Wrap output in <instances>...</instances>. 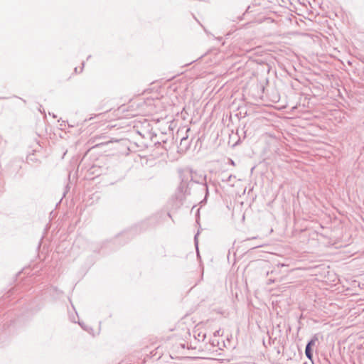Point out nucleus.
I'll return each mask as SVG.
<instances>
[{"label": "nucleus", "mask_w": 364, "mask_h": 364, "mask_svg": "<svg viewBox=\"0 0 364 364\" xmlns=\"http://www.w3.org/2000/svg\"><path fill=\"white\" fill-rule=\"evenodd\" d=\"M190 131V128L187 129L186 131V136H183L181 139L180 144L178 146V151L180 153L186 152L190 147L191 140L188 139V136L187 133Z\"/></svg>", "instance_id": "obj_1"}, {"label": "nucleus", "mask_w": 364, "mask_h": 364, "mask_svg": "<svg viewBox=\"0 0 364 364\" xmlns=\"http://www.w3.org/2000/svg\"><path fill=\"white\" fill-rule=\"evenodd\" d=\"M318 341V337L316 335H314L313 338L308 342V343L306 346L305 348V354L306 356L311 360L313 357L311 346H314L316 344V342Z\"/></svg>", "instance_id": "obj_2"}, {"label": "nucleus", "mask_w": 364, "mask_h": 364, "mask_svg": "<svg viewBox=\"0 0 364 364\" xmlns=\"http://www.w3.org/2000/svg\"><path fill=\"white\" fill-rule=\"evenodd\" d=\"M205 337V333L201 332L198 333L197 336H195V338L198 339L199 341H203Z\"/></svg>", "instance_id": "obj_3"}, {"label": "nucleus", "mask_w": 364, "mask_h": 364, "mask_svg": "<svg viewBox=\"0 0 364 364\" xmlns=\"http://www.w3.org/2000/svg\"><path fill=\"white\" fill-rule=\"evenodd\" d=\"M198 232L194 237V242H195V245H196L197 250H198Z\"/></svg>", "instance_id": "obj_4"}, {"label": "nucleus", "mask_w": 364, "mask_h": 364, "mask_svg": "<svg viewBox=\"0 0 364 364\" xmlns=\"http://www.w3.org/2000/svg\"><path fill=\"white\" fill-rule=\"evenodd\" d=\"M231 178H232V175H230L228 178L225 180L226 182H230L231 181Z\"/></svg>", "instance_id": "obj_5"}, {"label": "nucleus", "mask_w": 364, "mask_h": 364, "mask_svg": "<svg viewBox=\"0 0 364 364\" xmlns=\"http://www.w3.org/2000/svg\"><path fill=\"white\" fill-rule=\"evenodd\" d=\"M218 333H219V331H216L214 333V335L216 336V335H218Z\"/></svg>", "instance_id": "obj_6"}, {"label": "nucleus", "mask_w": 364, "mask_h": 364, "mask_svg": "<svg viewBox=\"0 0 364 364\" xmlns=\"http://www.w3.org/2000/svg\"><path fill=\"white\" fill-rule=\"evenodd\" d=\"M231 164H234V161L231 160Z\"/></svg>", "instance_id": "obj_7"}]
</instances>
